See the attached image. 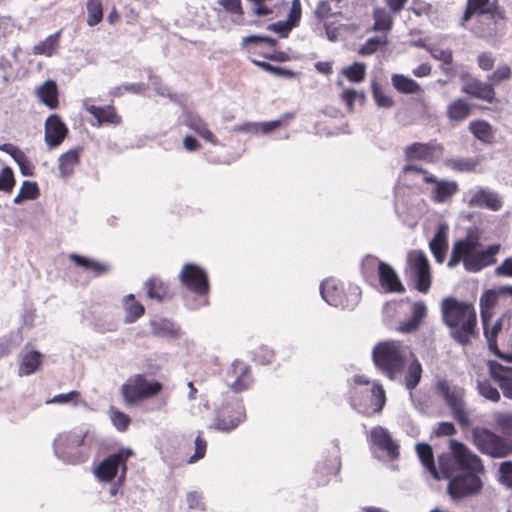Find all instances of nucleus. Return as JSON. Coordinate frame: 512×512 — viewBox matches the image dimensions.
Listing matches in <instances>:
<instances>
[{"label":"nucleus","instance_id":"nucleus-1","mask_svg":"<svg viewBox=\"0 0 512 512\" xmlns=\"http://www.w3.org/2000/svg\"><path fill=\"white\" fill-rule=\"evenodd\" d=\"M441 312L443 322L450 329L451 338L462 346L470 343L477 324L474 306L454 297H447L442 300Z\"/></svg>","mask_w":512,"mask_h":512},{"label":"nucleus","instance_id":"nucleus-2","mask_svg":"<svg viewBox=\"0 0 512 512\" xmlns=\"http://www.w3.org/2000/svg\"><path fill=\"white\" fill-rule=\"evenodd\" d=\"M480 242L475 234L469 233L464 239L454 243L449 268H454L462 262L468 272H478L481 269L495 263V255L500 250L499 244H493L486 250L479 251Z\"/></svg>","mask_w":512,"mask_h":512},{"label":"nucleus","instance_id":"nucleus-3","mask_svg":"<svg viewBox=\"0 0 512 512\" xmlns=\"http://www.w3.org/2000/svg\"><path fill=\"white\" fill-rule=\"evenodd\" d=\"M95 442V434L89 430L64 432L55 438L54 452L63 462L70 464L81 463L87 459L88 450Z\"/></svg>","mask_w":512,"mask_h":512},{"label":"nucleus","instance_id":"nucleus-4","mask_svg":"<svg viewBox=\"0 0 512 512\" xmlns=\"http://www.w3.org/2000/svg\"><path fill=\"white\" fill-rule=\"evenodd\" d=\"M373 361L390 380H395L403 371L406 352L400 342L388 340L378 343L372 352Z\"/></svg>","mask_w":512,"mask_h":512},{"label":"nucleus","instance_id":"nucleus-5","mask_svg":"<svg viewBox=\"0 0 512 512\" xmlns=\"http://www.w3.org/2000/svg\"><path fill=\"white\" fill-rule=\"evenodd\" d=\"M132 455L133 451L130 448H121L107 456L95 467V477L103 482H110L118 477V483L122 485L127 472L126 462Z\"/></svg>","mask_w":512,"mask_h":512},{"label":"nucleus","instance_id":"nucleus-6","mask_svg":"<svg viewBox=\"0 0 512 512\" xmlns=\"http://www.w3.org/2000/svg\"><path fill=\"white\" fill-rule=\"evenodd\" d=\"M476 448L494 458H504L512 454V441L506 440L487 428L476 427L472 431Z\"/></svg>","mask_w":512,"mask_h":512},{"label":"nucleus","instance_id":"nucleus-7","mask_svg":"<svg viewBox=\"0 0 512 512\" xmlns=\"http://www.w3.org/2000/svg\"><path fill=\"white\" fill-rule=\"evenodd\" d=\"M162 390L158 381H148L144 375L136 374L127 379L121 387V394L128 405L150 398Z\"/></svg>","mask_w":512,"mask_h":512},{"label":"nucleus","instance_id":"nucleus-8","mask_svg":"<svg viewBox=\"0 0 512 512\" xmlns=\"http://www.w3.org/2000/svg\"><path fill=\"white\" fill-rule=\"evenodd\" d=\"M437 390L444 398L446 404L451 410L453 418L463 428L472 424L469 413L466 409L464 395L461 391L451 390L447 381L442 380L437 383Z\"/></svg>","mask_w":512,"mask_h":512},{"label":"nucleus","instance_id":"nucleus-9","mask_svg":"<svg viewBox=\"0 0 512 512\" xmlns=\"http://www.w3.org/2000/svg\"><path fill=\"white\" fill-rule=\"evenodd\" d=\"M245 417L244 406L241 401L236 399L216 411L214 421L209 425V428L228 432L243 422Z\"/></svg>","mask_w":512,"mask_h":512},{"label":"nucleus","instance_id":"nucleus-10","mask_svg":"<svg viewBox=\"0 0 512 512\" xmlns=\"http://www.w3.org/2000/svg\"><path fill=\"white\" fill-rule=\"evenodd\" d=\"M322 298L331 306L341 307L343 309H353L357 304L360 291L354 287L350 295H345L335 280L327 279L320 286Z\"/></svg>","mask_w":512,"mask_h":512},{"label":"nucleus","instance_id":"nucleus-11","mask_svg":"<svg viewBox=\"0 0 512 512\" xmlns=\"http://www.w3.org/2000/svg\"><path fill=\"white\" fill-rule=\"evenodd\" d=\"M417 455L422 465L427 469L431 476L437 480L441 478H450L453 473L452 459L450 455H441L438 458L439 470L437 469L433 451L430 445L426 443H418L416 445Z\"/></svg>","mask_w":512,"mask_h":512},{"label":"nucleus","instance_id":"nucleus-12","mask_svg":"<svg viewBox=\"0 0 512 512\" xmlns=\"http://www.w3.org/2000/svg\"><path fill=\"white\" fill-rule=\"evenodd\" d=\"M409 273L419 292L427 293L431 286V272L427 257L421 251H411L408 254Z\"/></svg>","mask_w":512,"mask_h":512},{"label":"nucleus","instance_id":"nucleus-13","mask_svg":"<svg viewBox=\"0 0 512 512\" xmlns=\"http://www.w3.org/2000/svg\"><path fill=\"white\" fill-rule=\"evenodd\" d=\"M449 443L454 462L459 470L474 475H479L484 471L481 459L467 446L454 439H451Z\"/></svg>","mask_w":512,"mask_h":512},{"label":"nucleus","instance_id":"nucleus-14","mask_svg":"<svg viewBox=\"0 0 512 512\" xmlns=\"http://www.w3.org/2000/svg\"><path fill=\"white\" fill-rule=\"evenodd\" d=\"M476 16L479 21L487 20L488 24H495L496 18L500 16L497 0H467V6L462 17L461 25L465 26L472 17Z\"/></svg>","mask_w":512,"mask_h":512},{"label":"nucleus","instance_id":"nucleus-15","mask_svg":"<svg viewBox=\"0 0 512 512\" xmlns=\"http://www.w3.org/2000/svg\"><path fill=\"white\" fill-rule=\"evenodd\" d=\"M447 492L453 500H459L477 494L483 484L479 475L463 474L449 478Z\"/></svg>","mask_w":512,"mask_h":512},{"label":"nucleus","instance_id":"nucleus-16","mask_svg":"<svg viewBox=\"0 0 512 512\" xmlns=\"http://www.w3.org/2000/svg\"><path fill=\"white\" fill-rule=\"evenodd\" d=\"M378 265L379 281L388 292L403 293L405 288L393 267L385 262L377 261L373 256H367L362 262V268Z\"/></svg>","mask_w":512,"mask_h":512},{"label":"nucleus","instance_id":"nucleus-17","mask_svg":"<svg viewBox=\"0 0 512 512\" xmlns=\"http://www.w3.org/2000/svg\"><path fill=\"white\" fill-rule=\"evenodd\" d=\"M179 277L181 283L196 294L204 295L209 290L206 272L195 264H185Z\"/></svg>","mask_w":512,"mask_h":512},{"label":"nucleus","instance_id":"nucleus-18","mask_svg":"<svg viewBox=\"0 0 512 512\" xmlns=\"http://www.w3.org/2000/svg\"><path fill=\"white\" fill-rule=\"evenodd\" d=\"M443 156V147L435 141L420 143L414 142L405 148L407 160H422L427 163H435Z\"/></svg>","mask_w":512,"mask_h":512},{"label":"nucleus","instance_id":"nucleus-19","mask_svg":"<svg viewBox=\"0 0 512 512\" xmlns=\"http://www.w3.org/2000/svg\"><path fill=\"white\" fill-rule=\"evenodd\" d=\"M424 182L433 184L431 190V199L436 203H445L458 192L457 182L449 180H439L433 174H426Z\"/></svg>","mask_w":512,"mask_h":512},{"label":"nucleus","instance_id":"nucleus-20","mask_svg":"<svg viewBox=\"0 0 512 512\" xmlns=\"http://www.w3.org/2000/svg\"><path fill=\"white\" fill-rule=\"evenodd\" d=\"M373 446L387 453L391 459L399 457V445L392 439L387 429L382 426L372 428L369 435Z\"/></svg>","mask_w":512,"mask_h":512},{"label":"nucleus","instance_id":"nucleus-21","mask_svg":"<svg viewBox=\"0 0 512 512\" xmlns=\"http://www.w3.org/2000/svg\"><path fill=\"white\" fill-rule=\"evenodd\" d=\"M67 127L57 115H51L45 122V142L50 149L59 146L67 135Z\"/></svg>","mask_w":512,"mask_h":512},{"label":"nucleus","instance_id":"nucleus-22","mask_svg":"<svg viewBox=\"0 0 512 512\" xmlns=\"http://www.w3.org/2000/svg\"><path fill=\"white\" fill-rule=\"evenodd\" d=\"M503 202L501 197L491 190L480 188L473 193L468 200V206L472 208H487L491 211H499Z\"/></svg>","mask_w":512,"mask_h":512},{"label":"nucleus","instance_id":"nucleus-23","mask_svg":"<svg viewBox=\"0 0 512 512\" xmlns=\"http://www.w3.org/2000/svg\"><path fill=\"white\" fill-rule=\"evenodd\" d=\"M427 315V307L423 301H417L412 307V316L408 320L402 321L397 327V331L402 334H410L416 332L424 318Z\"/></svg>","mask_w":512,"mask_h":512},{"label":"nucleus","instance_id":"nucleus-24","mask_svg":"<svg viewBox=\"0 0 512 512\" xmlns=\"http://www.w3.org/2000/svg\"><path fill=\"white\" fill-rule=\"evenodd\" d=\"M462 91L474 98L492 103L495 99V91L490 83L482 82L478 79H472L465 83Z\"/></svg>","mask_w":512,"mask_h":512},{"label":"nucleus","instance_id":"nucleus-25","mask_svg":"<svg viewBox=\"0 0 512 512\" xmlns=\"http://www.w3.org/2000/svg\"><path fill=\"white\" fill-rule=\"evenodd\" d=\"M228 373L235 378V380L230 384V387L234 392L246 390L251 385L252 381L249 376V367L244 362L239 360L233 361Z\"/></svg>","mask_w":512,"mask_h":512},{"label":"nucleus","instance_id":"nucleus-26","mask_svg":"<svg viewBox=\"0 0 512 512\" xmlns=\"http://www.w3.org/2000/svg\"><path fill=\"white\" fill-rule=\"evenodd\" d=\"M83 108L93 115L96 119V126H101L103 123L118 124L120 118L112 106L97 107L89 104V100L83 101Z\"/></svg>","mask_w":512,"mask_h":512},{"label":"nucleus","instance_id":"nucleus-27","mask_svg":"<svg viewBox=\"0 0 512 512\" xmlns=\"http://www.w3.org/2000/svg\"><path fill=\"white\" fill-rule=\"evenodd\" d=\"M42 357L43 355L38 351H24L20 359L18 375L28 376L37 372L42 364Z\"/></svg>","mask_w":512,"mask_h":512},{"label":"nucleus","instance_id":"nucleus-28","mask_svg":"<svg viewBox=\"0 0 512 512\" xmlns=\"http://www.w3.org/2000/svg\"><path fill=\"white\" fill-rule=\"evenodd\" d=\"M185 125L197 133L204 140L216 145L217 139L213 135V133L208 129L204 120L193 113H187L184 118Z\"/></svg>","mask_w":512,"mask_h":512},{"label":"nucleus","instance_id":"nucleus-29","mask_svg":"<svg viewBox=\"0 0 512 512\" xmlns=\"http://www.w3.org/2000/svg\"><path fill=\"white\" fill-rule=\"evenodd\" d=\"M447 233L448 229L445 225H441L433 239L430 241L429 246L437 262L442 263L445 258L447 250Z\"/></svg>","mask_w":512,"mask_h":512},{"label":"nucleus","instance_id":"nucleus-30","mask_svg":"<svg viewBox=\"0 0 512 512\" xmlns=\"http://www.w3.org/2000/svg\"><path fill=\"white\" fill-rule=\"evenodd\" d=\"M37 96L49 108H55L58 104L57 85L52 80L45 81L37 89Z\"/></svg>","mask_w":512,"mask_h":512},{"label":"nucleus","instance_id":"nucleus-31","mask_svg":"<svg viewBox=\"0 0 512 512\" xmlns=\"http://www.w3.org/2000/svg\"><path fill=\"white\" fill-rule=\"evenodd\" d=\"M391 82L393 87L403 94H417L422 91L421 86L415 80L402 74H393Z\"/></svg>","mask_w":512,"mask_h":512},{"label":"nucleus","instance_id":"nucleus-32","mask_svg":"<svg viewBox=\"0 0 512 512\" xmlns=\"http://www.w3.org/2000/svg\"><path fill=\"white\" fill-rule=\"evenodd\" d=\"M59 173L62 178L72 175L74 168L79 163V151L76 149L69 150L59 157Z\"/></svg>","mask_w":512,"mask_h":512},{"label":"nucleus","instance_id":"nucleus-33","mask_svg":"<svg viewBox=\"0 0 512 512\" xmlns=\"http://www.w3.org/2000/svg\"><path fill=\"white\" fill-rule=\"evenodd\" d=\"M470 113L471 106L467 101L463 99H457L447 107V117L451 121H463L470 115Z\"/></svg>","mask_w":512,"mask_h":512},{"label":"nucleus","instance_id":"nucleus-34","mask_svg":"<svg viewBox=\"0 0 512 512\" xmlns=\"http://www.w3.org/2000/svg\"><path fill=\"white\" fill-rule=\"evenodd\" d=\"M422 377V365L417 358L413 357L409 363L404 377L406 389L412 391L419 384Z\"/></svg>","mask_w":512,"mask_h":512},{"label":"nucleus","instance_id":"nucleus-35","mask_svg":"<svg viewBox=\"0 0 512 512\" xmlns=\"http://www.w3.org/2000/svg\"><path fill=\"white\" fill-rule=\"evenodd\" d=\"M124 310L126 313L125 321L132 323L144 314V307L135 300L133 294H129L124 298Z\"/></svg>","mask_w":512,"mask_h":512},{"label":"nucleus","instance_id":"nucleus-36","mask_svg":"<svg viewBox=\"0 0 512 512\" xmlns=\"http://www.w3.org/2000/svg\"><path fill=\"white\" fill-rule=\"evenodd\" d=\"M59 36V32L49 35L45 40L34 46L33 53L47 57L52 56L58 47Z\"/></svg>","mask_w":512,"mask_h":512},{"label":"nucleus","instance_id":"nucleus-37","mask_svg":"<svg viewBox=\"0 0 512 512\" xmlns=\"http://www.w3.org/2000/svg\"><path fill=\"white\" fill-rule=\"evenodd\" d=\"M374 25L373 31L387 32L392 29L393 17L384 9L376 8L373 12Z\"/></svg>","mask_w":512,"mask_h":512},{"label":"nucleus","instance_id":"nucleus-38","mask_svg":"<svg viewBox=\"0 0 512 512\" xmlns=\"http://www.w3.org/2000/svg\"><path fill=\"white\" fill-rule=\"evenodd\" d=\"M87 25L94 27L103 19V6L101 0H87Z\"/></svg>","mask_w":512,"mask_h":512},{"label":"nucleus","instance_id":"nucleus-39","mask_svg":"<svg viewBox=\"0 0 512 512\" xmlns=\"http://www.w3.org/2000/svg\"><path fill=\"white\" fill-rule=\"evenodd\" d=\"M469 129L482 142L489 143L493 138L492 128L486 121H473L470 123Z\"/></svg>","mask_w":512,"mask_h":512},{"label":"nucleus","instance_id":"nucleus-40","mask_svg":"<svg viewBox=\"0 0 512 512\" xmlns=\"http://www.w3.org/2000/svg\"><path fill=\"white\" fill-rule=\"evenodd\" d=\"M70 259L78 266L93 271L96 275H101L108 271V267L98 261L90 258L82 257L77 254H71Z\"/></svg>","mask_w":512,"mask_h":512},{"label":"nucleus","instance_id":"nucleus-41","mask_svg":"<svg viewBox=\"0 0 512 512\" xmlns=\"http://www.w3.org/2000/svg\"><path fill=\"white\" fill-rule=\"evenodd\" d=\"M152 331L156 336L160 337H176L177 330L174 324L167 319L151 321Z\"/></svg>","mask_w":512,"mask_h":512},{"label":"nucleus","instance_id":"nucleus-42","mask_svg":"<svg viewBox=\"0 0 512 512\" xmlns=\"http://www.w3.org/2000/svg\"><path fill=\"white\" fill-rule=\"evenodd\" d=\"M147 295L151 299L162 301L166 296V288L161 280L158 278H150L145 282Z\"/></svg>","mask_w":512,"mask_h":512},{"label":"nucleus","instance_id":"nucleus-43","mask_svg":"<svg viewBox=\"0 0 512 512\" xmlns=\"http://www.w3.org/2000/svg\"><path fill=\"white\" fill-rule=\"evenodd\" d=\"M341 73L349 81L354 82V83H360L365 78L366 66L364 63L355 62L351 66L344 67L341 70Z\"/></svg>","mask_w":512,"mask_h":512},{"label":"nucleus","instance_id":"nucleus-44","mask_svg":"<svg viewBox=\"0 0 512 512\" xmlns=\"http://www.w3.org/2000/svg\"><path fill=\"white\" fill-rule=\"evenodd\" d=\"M386 34L372 37L366 40L365 44L360 48L359 53L362 55H371L379 48L387 44Z\"/></svg>","mask_w":512,"mask_h":512},{"label":"nucleus","instance_id":"nucleus-45","mask_svg":"<svg viewBox=\"0 0 512 512\" xmlns=\"http://www.w3.org/2000/svg\"><path fill=\"white\" fill-rule=\"evenodd\" d=\"M480 163V158H460L451 160L449 165L452 169L460 172H471L476 169Z\"/></svg>","mask_w":512,"mask_h":512},{"label":"nucleus","instance_id":"nucleus-46","mask_svg":"<svg viewBox=\"0 0 512 512\" xmlns=\"http://www.w3.org/2000/svg\"><path fill=\"white\" fill-rule=\"evenodd\" d=\"M511 77V68L506 64H502L499 65L493 73L487 76V80L490 84H492V86H494L500 84L503 81L509 80Z\"/></svg>","mask_w":512,"mask_h":512},{"label":"nucleus","instance_id":"nucleus-47","mask_svg":"<svg viewBox=\"0 0 512 512\" xmlns=\"http://www.w3.org/2000/svg\"><path fill=\"white\" fill-rule=\"evenodd\" d=\"M477 390L481 396L492 402H498L500 400V394L498 390L488 381H478Z\"/></svg>","mask_w":512,"mask_h":512},{"label":"nucleus","instance_id":"nucleus-48","mask_svg":"<svg viewBox=\"0 0 512 512\" xmlns=\"http://www.w3.org/2000/svg\"><path fill=\"white\" fill-rule=\"evenodd\" d=\"M110 419L113 425L119 431H125L128 428L131 421L130 417L127 414L113 407L110 409Z\"/></svg>","mask_w":512,"mask_h":512},{"label":"nucleus","instance_id":"nucleus-49","mask_svg":"<svg viewBox=\"0 0 512 512\" xmlns=\"http://www.w3.org/2000/svg\"><path fill=\"white\" fill-rule=\"evenodd\" d=\"M15 186L14 173L10 167H4L0 171V191L10 193Z\"/></svg>","mask_w":512,"mask_h":512},{"label":"nucleus","instance_id":"nucleus-50","mask_svg":"<svg viewBox=\"0 0 512 512\" xmlns=\"http://www.w3.org/2000/svg\"><path fill=\"white\" fill-rule=\"evenodd\" d=\"M371 402L375 406L374 411L380 412L385 403H386V396L385 391L380 384H374L373 388L371 390Z\"/></svg>","mask_w":512,"mask_h":512},{"label":"nucleus","instance_id":"nucleus-51","mask_svg":"<svg viewBox=\"0 0 512 512\" xmlns=\"http://www.w3.org/2000/svg\"><path fill=\"white\" fill-rule=\"evenodd\" d=\"M80 393L78 391H70L65 394L55 395L46 401L47 404H68L73 403L76 406L79 403Z\"/></svg>","mask_w":512,"mask_h":512},{"label":"nucleus","instance_id":"nucleus-52","mask_svg":"<svg viewBox=\"0 0 512 512\" xmlns=\"http://www.w3.org/2000/svg\"><path fill=\"white\" fill-rule=\"evenodd\" d=\"M427 50L430 52L431 56L441 61L443 64L449 65L453 61L452 51L450 49H442L437 46H429Z\"/></svg>","mask_w":512,"mask_h":512},{"label":"nucleus","instance_id":"nucleus-53","mask_svg":"<svg viewBox=\"0 0 512 512\" xmlns=\"http://www.w3.org/2000/svg\"><path fill=\"white\" fill-rule=\"evenodd\" d=\"M494 420L502 432L512 433V413H497Z\"/></svg>","mask_w":512,"mask_h":512},{"label":"nucleus","instance_id":"nucleus-54","mask_svg":"<svg viewBox=\"0 0 512 512\" xmlns=\"http://www.w3.org/2000/svg\"><path fill=\"white\" fill-rule=\"evenodd\" d=\"M373 98L379 107L389 108L393 105V99L385 95L377 83H372Z\"/></svg>","mask_w":512,"mask_h":512},{"label":"nucleus","instance_id":"nucleus-55","mask_svg":"<svg viewBox=\"0 0 512 512\" xmlns=\"http://www.w3.org/2000/svg\"><path fill=\"white\" fill-rule=\"evenodd\" d=\"M500 295L499 288L485 291L480 297V307L493 308Z\"/></svg>","mask_w":512,"mask_h":512},{"label":"nucleus","instance_id":"nucleus-56","mask_svg":"<svg viewBox=\"0 0 512 512\" xmlns=\"http://www.w3.org/2000/svg\"><path fill=\"white\" fill-rule=\"evenodd\" d=\"M217 3L230 14L239 17L243 15L241 0H217Z\"/></svg>","mask_w":512,"mask_h":512},{"label":"nucleus","instance_id":"nucleus-57","mask_svg":"<svg viewBox=\"0 0 512 512\" xmlns=\"http://www.w3.org/2000/svg\"><path fill=\"white\" fill-rule=\"evenodd\" d=\"M26 200H33L38 197L39 189L35 182L24 181L19 191Z\"/></svg>","mask_w":512,"mask_h":512},{"label":"nucleus","instance_id":"nucleus-58","mask_svg":"<svg viewBox=\"0 0 512 512\" xmlns=\"http://www.w3.org/2000/svg\"><path fill=\"white\" fill-rule=\"evenodd\" d=\"M499 479L502 483L512 487V462H503L499 467Z\"/></svg>","mask_w":512,"mask_h":512},{"label":"nucleus","instance_id":"nucleus-59","mask_svg":"<svg viewBox=\"0 0 512 512\" xmlns=\"http://www.w3.org/2000/svg\"><path fill=\"white\" fill-rule=\"evenodd\" d=\"M206 451V441L198 435L195 439V453L189 458V463H194L204 457Z\"/></svg>","mask_w":512,"mask_h":512},{"label":"nucleus","instance_id":"nucleus-60","mask_svg":"<svg viewBox=\"0 0 512 512\" xmlns=\"http://www.w3.org/2000/svg\"><path fill=\"white\" fill-rule=\"evenodd\" d=\"M495 58L490 52H482L477 56V64L482 70H491L494 66Z\"/></svg>","mask_w":512,"mask_h":512},{"label":"nucleus","instance_id":"nucleus-61","mask_svg":"<svg viewBox=\"0 0 512 512\" xmlns=\"http://www.w3.org/2000/svg\"><path fill=\"white\" fill-rule=\"evenodd\" d=\"M145 90L144 84L135 83V84H125L120 87H117L112 94L114 96L122 95L124 92H133L135 94L142 93Z\"/></svg>","mask_w":512,"mask_h":512},{"label":"nucleus","instance_id":"nucleus-62","mask_svg":"<svg viewBox=\"0 0 512 512\" xmlns=\"http://www.w3.org/2000/svg\"><path fill=\"white\" fill-rule=\"evenodd\" d=\"M488 343L489 349L499 358L512 362V352L511 353H502L498 346H497V340L493 336L485 337Z\"/></svg>","mask_w":512,"mask_h":512},{"label":"nucleus","instance_id":"nucleus-63","mask_svg":"<svg viewBox=\"0 0 512 512\" xmlns=\"http://www.w3.org/2000/svg\"><path fill=\"white\" fill-rule=\"evenodd\" d=\"M0 150L9 154L16 163L22 160V158L25 156V153L22 150L9 143L2 144L0 146Z\"/></svg>","mask_w":512,"mask_h":512},{"label":"nucleus","instance_id":"nucleus-64","mask_svg":"<svg viewBox=\"0 0 512 512\" xmlns=\"http://www.w3.org/2000/svg\"><path fill=\"white\" fill-rule=\"evenodd\" d=\"M495 275L512 277V257L506 258L498 267H496Z\"/></svg>","mask_w":512,"mask_h":512}]
</instances>
